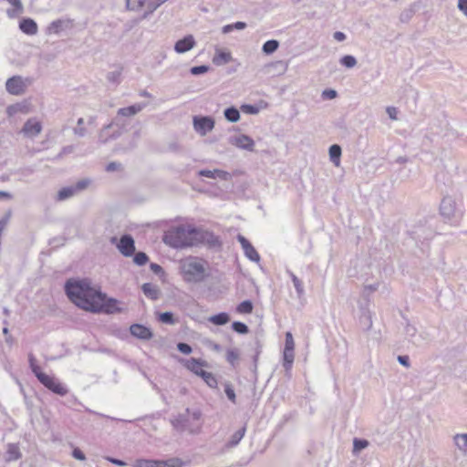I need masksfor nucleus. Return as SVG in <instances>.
<instances>
[{
  "mask_svg": "<svg viewBox=\"0 0 467 467\" xmlns=\"http://www.w3.org/2000/svg\"><path fill=\"white\" fill-rule=\"evenodd\" d=\"M65 293L73 304L90 313L122 312V309L118 306L117 299L108 297L100 290L92 287L88 279H68L65 283Z\"/></svg>",
  "mask_w": 467,
  "mask_h": 467,
  "instance_id": "obj_1",
  "label": "nucleus"
},
{
  "mask_svg": "<svg viewBox=\"0 0 467 467\" xmlns=\"http://www.w3.org/2000/svg\"><path fill=\"white\" fill-rule=\"evenodd\" d=\"M206 234L207 233L195 227L179 225L168 231L163 237V241L173 248L182 249L202 244Z\"/></svg>",
  "mask_w": 467,
  "mask_h": 467,
  "instance_id": "obj_2",
  "label": "nucleus"
},
{
  "mask_svg": "<svg viewBox=\"0 0 467 467\" xmlns=\"http://www.w3.org/2000/svg\"><path fill=\"white\" fill-rule=\"evenodd\" d=\"M205 261L198 257H188L180 264V273L184 282L188 284H201L204 282L209 273Z\"/></svg>",
  "mask_w": 467,
  "mask_h": 467,
  "instance_id": "obj_3",
  "label": "nucleus"
},
{
  "mask_svg": "<svg viewBox=\"0 0 467 467\" xmlns=\"http://www.w3.org/2000/svg\"><path fill=\"white\" fill-rule=\"evenodd\" d=\"M201 418L202 411L199 409L191 410L189 408L185 412L180 413L171 419V424L179 432L188 431L192 434H196L201 430Z\"/></svg>",
  "mask_w": 467,
  "mask_h": 467,
  "instance_id": "obj_4",
  "label": "nucleus"
},
{
  "mask_svg": "<svg viewBox=\"0 0 467 467\" xmlns=\"http://www.w3.org/2000/svg\"><path fill=\"white\" fill-rule=\"evenodd\" d=\"M441 215L449 222L456 223L462 216V211L457 206L455 200L451 196H445L440 205Z\"/></svg>",
  "mask_w": 467,
  "mask_h": 467,
  "instance_id": "obj_5",
  "label": "nucleus"
},
{
  "mask_svg": "<svg viewBox=\"0 0 467 467\" xmlns=\"http://www.w3.org/2000/svg\"><path fill=\"white\" fill-rule=\"evenodd\" d=\"M33 83V78H23L16 75L9 78L5 82L6 91L14 96L23 95L26 88Z\"/></svg>",
  "mask_w": 467,
  "mask_h": 467,
  "instance_id": "obj_6",
  "label": "nucleus"
},
{
  "mask_svg": "<svg viewBox=\"0 0 467 467\" xmlns=\"http://www.w3.org/2000/svg\"><path fill=\"white\" fill-rule=\"evenodd\" d=\"M91 181L88 178L79 180L74 184L66 186L61 188L57 194V201L62 202L66 201L67 199L72 198L73 196L78 194L79 192L85 191L88 185L90 184Z\"/></svg>",
  "mask_w": 467,
  "mask_h": 467,
  "instance_id": "obj_7",
  "label": "nucleus"
},
{
  "mask_svg": "<svg viewBox=\"0 0 467 467\" xmlns=\"http://www.w3.org/2000/svg\"><path fill=\"white\" fill-rule=\"evenodd\" d=\"M38 381L47 389L59 396H66L68 392L67 388L58 381L56 378L46 373L37 375Z\"/></svg>",
  "mask_w": 467,
  "mask_h": 467,
  "instance_id": "obj_8",
  "label": "nucleus"
},
{
  "mask_svg": "<svg viewBox=\"0 0 467 467\" xmlns=\"http://www.w3.org/2000/svg\"><path fill=\"white\" fill-rule=\"evenodd\" d=\"M194 130L201 136H205L214 128V119L210 116H194L192 119Z\"/></svg>",
  "mask_w": 467,
  "mask_h": 467,
  "instance_id": "obj_9",
  "label": "nucleus"
},
{
  "mask_svg": "<svg viewBox=\"0 0 467 467\" xmlns=\"http://www.w3.org/2000/svg\"><path fill=\"white\" fill-rule=\"evenodd\" d=\"M117 248L123 256H132L136 250L133 237L128 234H123L117 244Z\"/></svg>",
  "mask_w": 467,
  "mask_h": 467,
  "instance_id": "obj_10",
  "label": "nucleus"
},
{
  "mask_svg": "<svg viewBox=\"0 0 467 467\" xmlns=\"http://www.w3.org/2000/svg\"><path fill=\"white\" fill-rule=\"evenodd\" d=\"M182 364L191 372L200 377V372H204L202 368L208 367V362L195 358H190L188 359H182Z\"/></svg>",
  "mask_w": 467,
  "mask_h": 467,
  "instance_id": "obj_11",
  "label": "nucleus"
},
{
  "mask_svg": "<svg viewBox=\"0 0 467 467\" xmlns=\"http://www.w3.org/2000/svg\"><path fill=\"white\" fill-rule=\"evenodd\" d=\"M237 240L244 250V255L252 262H259L260 255L252 244L242 234L237 235Z\"/></svg>",
  "mask_w": 467,
  "mask_h": 467,
  "instance_id": "obj_12",
  "label": "nucleus"
},
{
  "mask_svg": "<svg viewBox=\"0 0 467 467\" xmlns=\"http://www.w3.org/2000/svg\"><path fill=\"white\" fill-rule=\"evenodd\" d=\"M229 142L239 149L246 150L249 151L254 150V141L251 137L245 134L231 137L229 139Z\"/></svg>",
  "mask_w": 467,
  "mask_h": 467,
  "instance_id": "obj_13",
  "label": "nucleus"
},
{
  "mask_svg": "<svg viewBox=\"0 0 467 467\" xmlns=\"http://www.w3.org/2000/svg\"><path fill=\"white\" fill-rule=\"evenodd\" d=\"M196 45L192 35H187L183 38L179 39L174 45V50L178 54H183L192 49Z\"/></svg>",
  "mask_w": 467,
  "mask_h": 467,
  "instance_id": "obj_14",
  "label": "nucleus"
},
{
  "mask_svg": "<svg viewBox=\"0 0 467 467\" xmlns=\"http://www.w3.org/2000/svg\"><path fill=\"white\" fill-rule=\"evenodd\" d=\"M130 332L133 337L143 340H149L153 337L151 330L141 324L131 325Z\"/></svg>",
  "mask_w": 467,
  "mask_h": 467,
  "instance_id": "obj_15",
  "label": "nucleus"
},
{
  "mask_svg": "<svg viewBox=\"0 0 467 467\" xmlns=\"http://www.w3.org/2000/svg\"><path fill=\"white\" fill-rule=\"evenodd\" d=\"M19 29L26 35L34 36L37 33L38 27L36 21L29 17H24L19 22Z\"/></svg>",
  "mask_w": 467,
  "mask_h": 467,
  "instance_id": "obj_16",
  "label": "nucleus"
},
{
  "mask_svg": "<svg viewBox=\"0 0 467 467\" xmlns=\"http://www.w3.org/2000/svg\"><path fill=\"white\" fill-rule=\"evenodd\" d=\"M42 130V126L39 121L28 119L23 126L22 132L29 137L38 135Z\"/></svg>",
  "mask_w": 467,
  "mask_h": 467,
  "instance_id": "obj_17",
  "label": "nucleus"
},
{
  "mask_svg": "<svg viewBox=\"0 0 467 467\" xmlns=\"http://www.w3.org/2000/svg\"><path fill=\"white\" fill-rule=\"evenodd\" d=\"M146 107H147L146 102L133 104L131 106L119 109L118 110V115L123 116V117L134 116L137 113H139L140 111H141Z\"/></svg>",
  "mask_w": 467,
  "mask_h": 467,
  "instance_id": "obj_18",
  "label": "nucleus"
},
{
  "mask_svg": "<svg viewBox=\"0 0 467 467\" xmlns=\"http://www.w3.org/2000/svg\"><path fill=\"white\" fill-rule=\"evenodd\" d=\"M143 294L151 300H157L160 298L161 290L158 285L151 283H145L141 286Z\"/></svg>",
  "mask_w": 467,
  "mask_h": 467,
  "instance_id": "obj_19",
  "label": "nucleus"
},
{
  "mask_svg": "<svg viewBox=\"0 0 467 467\" xmlns=\"http://www.w3.org/2000/svg\"><path fill=\"white\" fill-rule=\"evenodd\" d=\"M29 109L26 102L16 103L8 106L6 108V113L9 117L15 116L16 114L21 113H28Z\"/></svg>",
  "mask_w": 467,
  "mask_h": 467,
  "instance_id": "obj_20",
  "label": "nucleus"
},
{
  "mask_svg": "<svg viewBox=\"0 0 467 467\" xmlns=\"http://www.w3.org/2000/svg\"><path fill=\"white\" fill-rule=\"evenodd\" d=\"M11 5H13V9H8L6 11V15L9 18H15L18 15L22 14L24 11V6L21 0H6Z\"/></svg>",
  "mask_w": 467,
  "mask_h": 467,
  "instance_id": "obj_21",
  "label": "nucleus"
},
{
  "mask_svg": "<svg viewBox=\"0 0 467 467\" xmlns=\"http://www.w3.org/2000/svg\"><path fill=\"white\" fill-rule=\"evenodd\" d=\"M21 452L17 444L9 443L6 451V461H16L21 458Z\"/></svg>",
  "mask_w": 467,
  "mask_h": 467,
  "instance_id": "obj_22",
  "label": "nucleus"
},
{
  "mask_svg": "<svg viewBox=\"0 0 467 467\" xmlns=\"http://www.w3.org/2000/svg\"><path fill=\"white\" fill-rule=\"evenodd\" d=\"M328 152H329L330 161L336 166H338L340 163V156L342 153L341 147L337 144H333L329 147Z\"/></svg>",
  "mask_w": 467,
  "mask_h": 467,
  "instance_id": "obj_23",
  "label": "nucleus"
},
{
  "mask_svg": "<svg viewBox=\"0 0 467 467\" xmlns=\"http://www.w3.org/2000/svg\"><path fill=\"white\" fill-rule=\"evenodd\" d=\"M208 320L213 325L223 326L230 321V316L225 312H221L210 317Z\"/></svg>",
  "mask_w": 467,
  "mask_h": 467,
  "instance_id": "obj_24",
  "label": "nucleus"
},
{
  "mask_svg": "<svg viewBox=\"0 0 467 467\" xmlns=\"http://www.w3.org/2000/svg\"><path fill=\"white\" fill-rule=\"evenodd\" d=\"M369 445V442L368 440L366 439H361V438H354L353 439V450H352V453L354 455H358L359 452L368 448Z\"/></svg>",
  "mask_w": 467,
  "mask_h": 467,
  "instance_id": "obj_25",
  "label": "nucleus"
},
{
  "mask_svg": "<svg viewBox=\"0 0 467 467\" xmlns=\"http://www.w3.org/2000/svg\"><path fill=\"white\" fill-rule=\"evenodd\" d=\"M224 118L230 122H237L240 119V112L237 108L231 106L224 109Z\"/></svg>",
  "mask_w": 467,
  "mask_h": 467,
  "instance_id": "obj_26",
  "label": "nucleus"
},
{
  "mask_svg": "<svg viewBox=\"0 0 467 467\" xmlns=\"http://www.w3.org/2000/svg\"><path fill=\"white\" fill-rule=\"evenodd\" d=\"M168 0L149 1L147 4V9L142 15V18H147L150 15H151L155 10H157L161 5H163Z\"/></svg>",
  "mask_w": 467,
  "mask_h": 467,
  "instance_id": "obj_27",
  "label": "nucleus"
},
{
  "mask_svg": "<svg viewBox=\"0 0 467 467\" xmlns=\"http://www.w3.org/2000/svg\"><path fill=\"white\" fill-rule=\"evenodd\" d=\"M200 378L212 389L217 388L218 381L215 376L212 372H208L204 370V372H200Z\"/></svg>",
  "mask_w": 467,
  "mask_h": 467,
  "instance_id": "obj_28",
  "label": "nucleus"
},
{
  "mask_svg": "<svg viewBox=\"0 0 467 467\" xmlns=\"http://www.w3.org/2000/svg\"><path fill=\"white\" fill-rule=\"evenodd\" d=\"M279 47V42L275 39H270L264 43L262 51L266 55H271Z\"/></svg>",
  "mask_w": 467,
  "mask_h": 467,
  "instance_id": "obj_29",
  "label": "nucleus"
},
{
  "mask_svg": "<svg viewBox=\"0 0 467 467\" xmlns=\"http://www.w3.org/2000/svg\"><path fill=\"white\" fill-rule=\"evenodd\" d=\"M148 2L149 0H126V6L130 11H140L142 7H147Z\"/></svg>",
  "mask_w": 467,
  "mask_h": 467,
  "instance_id": "obj_30",
  "label": "nucleus"
},
{
  "mask_svg": "<svg viewBox=\"0 0 467 467\" xmlns=\"http://www.w3.org/2000/svg\"><path fill=\"white\" fill-rule=\"evenodd\" d=\"M454 442L460 451L463 453L467 452V433L456 434L454 436Z\"/></svg>",
  "mask_w": 467,
  "mask_h": 467,
  "instance_id": "obj_31",
  "label": "nucleus"
},
{
  "mask_svg": "<svg viewBox=\"0 0 467 467\" xmlns=\"http://www.w3.org/2000/svg\"><path fill=\"white\" fill-rule=\"evenodd\" d=\"M246 431L245 426L236 431L232 436L230 441H228V446L234 447L236 446L241 440L244 438Z\"/></svg>",
  "mask_w": 467,
  "mask_h": 467,
  "instance_id": "obj_32",
  "label": "nucleus"
},
{
  "mask_svg": "<svg viewBox=\"0 0 467 467\" xmlns=\"http://www.w3.org/2000/svg\"><path fill=\"white\" fill-rule=\"evenodd\" d=\"M232 56L229 52L218 51L213 57V63L216 65H224L231 61Z\"/></svg>",
  "mask_w": 467,
  "mask_h": 467,
  "instance_id": "obj_33",
  "label": "nucleus"
},
{
  "mask_svg": "<svg viewBox=\"0 0 467 467\" xmlns=\"http://www.w3.org/2000/svg\"><path fill=\"white\" fill-rule=\"evenodd\" d=\"M288 275L292 279L293 285L296 288V291L297 293V296L300 297L304 295V285L302 281L291 271H288Z\"/></svg>",
  "mask_w": 467,
  "mask_h": 467,
  "instance_id": "obj_34",
  "label": "nucleus"
},
{
  "mask_svg": "<svg viewBox=\"0 0 467 467\" xmlns=\"http://www.w3.org/2000/svg\"><path fill=\"white\" fill-rule=\"evenodd\" d=\"M158 467H182L183 462L179 458H171L166 461H158Z\"/></svg>",
  "mask_w": 467,
  "mask_h": 467,
  "instance_id": "obj_35",
  "label": "nucleus"
},
{
  "mask_svg": "<svg viewBox=\"0 0 467 467\" xmlns=\"http://www.w3.org/2000/svg\"><path fill=\"white\" fill-rule=\"evenodd\" d=\"M254 305L251 300H244L241 302L237 307L236 310L240 314H250L253 312Z\"/></svg>",
  "mask_w": 467,
  "mask_h": 467,
  "instance_id": "obj_36",
  "label": "nucleus"
},
{
  "mask_svg": "<svg viewBox=\"0 0 467 467\" xmlns=\"http://www.w3.org/2000/svg\"><path fill=\"white\" fill-rule=\"evenodd\" d=\"M245 27H246V23L238 21L234 24H229V25L223 26L222 28V32L223 34H228V33L232 32L234 29L243 30Z\"/></svg>",
  "mask_w": 467,
  "mask_h": 467,
  "instance_id": "obj_37",
  "label": "nucleus"
},
{
  "mask_svg": "<svg viewBox=\"0 0 467 467\" xmlns=\"http://www.w3.org/2000/svg\"><path fill=\"white\" fill-rule=\"evenodd\" d=\"M340 64L347 68H352L357 65V59L352 55H345L343 56L340 60Z\"/></svg>",
  "mask_w": 467,
  "mask_h": 467,
  "instance_id": "obj_38",
  "label": "nucleus"
},
{
  "mask_svg": "<svg viewBox=\"0 0 467 467\" xmlns=\"http://www.w3.org/2000/svg\"><path fill=\"white\" fill-rule=\"evenodd\" d=\"M159 321L163 324L173 325L176 320L172 312L166 311L159 315Z\"/></svg>",
  "mask_w": 467,
  "mask_h": 467,
  "instance_id": "obj_39",
  "label": "nucleus"
},
{
  "mask_svg": "<svg viewBox=\"0 0 467 467\" xmlns=\"http://www.w3.org/2000/svg\"><path fill=\"white\" fill-rule=\"evenodd\" d=\"M85 120L83 118H79L77 121V127L73 129V133L78 137H84L87 134V130L84 127Z\"/></svg>",
  "mask_w": 467,
  "mask_h": 467,
  "instance_id": "obj_40",
  "label": "nucleus"
},
{
  "mask_svg": "<svg viewBox=\"0 0 467 467\" xmlns=\"http://www.w3.org/2000/svg\"><path fill=\"white\" fill-rule=\"evenodd\" d=\"M232 329L240 335H244L249 332L248 326L241 321L233 322Z\"/></svg>",
  "mask_w": 467,
  "mask_h": 467,
  "instance_id": "obj_41",
  "label": "nucleus"
},
{
  "mask_svg": "<svg viewBox=\"0 0 467 467\" xmlns=\"http://www.w3.org/2000/svg\"><path fill=\"white\" fill-rule=\"evenodd\" d=\"M294 362V350L284 349V368L285 370L291 368Z\"/></svg>",
  "mask_w": 467,
  "mask_h": 467,
  "instance_id": "obj_42",
  "label": "nucleus"
},
{
  "mask_svg": "<svg viewBox=\"0 0 467 467\" xmlns=\"http://www.w3.org/2000/svg\"><path fill=\"white\" fill-rule=\"evenodd\" d=\"M133 262L139 265L142 266L149 262V256L144 252L134 253L133 254Z\"/></svg>",
  "mask_w": 467,
  "mask_h": 467,
  "instance_id": "obj_43",
  "label": "nucleus"
},
{
  "mask_svg": "<svg viewBox=\"0 0 467 467\" xmlns=\"http://www.w3.org/2000/svg\"><path fill=\"white\" fill-rule=\"evenodd\" d=\"M427 230L424 228V227H418L416 230L412 231L411 232V235H412V238L416 241H420L421 237L424 239V240H427L431 234V232L430 230H428V234H425L424 236H422L421 234H424Z\"/></svg>",
  "mask_w": 467,
  "mask_h": 467,
  "instance_id": "obj_44",
  "label": "nucleus"
},
{
  "mask_svg": "<svg viewBox=\"0 0 467 467\" xmlns=\"http://www.w3.org/2000/svg\"><path fill=\"white\" fill-rule=\"evenodd\" d=\"M28 362H29L30 368L36 379H37V375L44 374V372L41 371L39 366L36 364V358L34 357L33 354L28 355Z\"/></svg>",
  "mask_w": 467,
  "mask_h": 467,
  "instance_id": "obj_45",
  "label": "nucleus"
},
{
  "mask_svg": "<svg viewBox=\"0 0 467 467\" xmlns=\"http://www.w3.org/2000/svg\"><path fill=\"white\" fill-rule=\"evenodd\" d=\"M63 24L64 22L60 19L53 21L52 23L49 24L47 27V32L49 34H58L62 29Z\"/></svg>",
  "mask_w": 467,
  "mask_h": 467,
  "instance_id": "obj_46",
  "label": "nucleus"
},
{
  "mask_svg": "<svg viewBox=\"0 0 467 467\" xmlns=\"http://www.w3.org/2000/svg\"><path fill=\"white\" fill-rule=\"evenodd\" d=\"M414 13H415V10L413 7L405 9L404 11L401 12V14L400 16V22L408 23L413 16Z\"/></svg>",
  "mask_w": 467,
  "mask_h": 467,
  "instance_id": "obj_47",
  "label": "nucleus"
},
{
  "mask_svg": "<svg viewBox=\"0 0 467 467\" xmlns=\"http://www.w3.org/2000/svg\"><path fill=\"white\" fill-rule=\"evenodd\" d=\"M239 358V352L236 349H228L226 352V360L232 365L234 366L235 362Z\"/></svg>",
  "mask_w": 467,
  "mask_h": 467,
  "instance_id": "obj_48",
  "label": "nucleus"
},
{
  "mask_svg": "<svg viewBox=\"0 0 467 467\" xmlns=\"http://www.w3.org/2000/svg\"><path fill=\"white\" fill-rule=\"evenodd\" d=\"M157 460H138L136 462V467H158Z\"/></svg>",
  "mask_w": 467,
  "mask_h": 467,
  "instance_id": "obj_49",
  "label": "nucleus"
},
{
  "mask_svg": "<svg viewBox=\"0 0 467 467\" xmlns=\"http://www.w3.org/2000/svg\"><path fill=\"white\" fill-rule=\"evenodd\" d=\"M121 76V70L110 71L107 74V80L111 83H119Z\"/></svg>",
  "mask_w": 467,
  "mask_h": 467,
  "instance_id": "obj_50",
  "label": "nucleus"
},
{
  "mask_svg": "<svg viewBox=\"0 0 467 467\" xmlns=\"http://www.w3.org/2000/svg\"><path fill=\"white\" fill-rule=\"evenodd\" d=\"M209 68V66L206 65L195 66L190 69V72L194 76H198L208 72Z\"/></svg>",
  "mask_w": 467,
  "mask_h": 467,
  "instance_id": "obj_51",
  "label": "nucleus"
},
{
  "mask_svg": "<svg viewBox=\"0 0 467 467\" xmlns=\"http://www.w3.org/2000/svg\"><path fill=\"white\" fill-rule=\"evenodd\" d=\"M224 392L227 398L234 403L236 401V396L234 388L230 383H226L224 386Z\"/></svg>",
  "mask_w": 467,
  "mask_h": 467,
  "instance_id": "obj_52",
  "label": "nucleus"
},
{
  "mask_svg": "<svg viewBox=\"0 0 467 467\" xmlns=\"http://www.w3.org/2000/svg\"><path fill=\"white\" fill-rule=\"evenodd\" d=\"M241 109L243 110V112L252 115L257 114L259 112V109L256 106L251 104L242 105Z\"/></svg>",
  "mask_w": 467,
  "mask_h": 467,
  "instance_id": "obj_53",
  "label": "nucleus"
},
{
  "mask_svg": "<svg viewBox=\"0 0 467 467\" xmlns=\"http://www.w3.org/2000/svg\"><path fill=\"white\" fill-rule=\"evenodd\" d=\"M405 333L410 341L412 338L417 337V329L414 326L408 324L405 327Z\"/></svg>",
  "mask_w": 467,
  "mask_h": 467,
  "instance_id": "obj_54",
  "label": "nucleus"
},
{
  "mask_svg": "<svg viewBox=\"0 0 467 467\" xmlns=\"http://www.w3.org/2000/svg\"><path fill=\"white\" fill-rule=\"evenodd\" d=\"M177 349L181 353L185 354V355H189L192 352V348L189 344L184 343V342L178 343Z\"/></svg>",
  "mask_w": 467,
  "mask_h": 467,
  "instance_id": "obj_55",
  "label": "nucleus"
},
{
  "mask_svg": "<svg viewBox=\"0 0 467 467\" xmlns=\"http://www.w3.org/2000/svg\"><path fill=\"white\" fill-rule=\"evenodd\" d=\"M295 343L293 339V336L290 332H286L285 334V349L294 350Z\"/></svg>",
  "mask_w": 467,
  "mask_h": 467,
  "instance_id": "obj_56",
  "label": "nucleus"
},
{
  "mask_svg": "<svg viewBox=\"0 0 467 467\" xmlns=\"http://www.w3.org/2000/svg\"><path fill=\"white\" fill-rule=\"evenodd\" d=\"M427 341V337L422 334H417V337L411 339V343L416 347H421Z\"/></svg>",
  "mask_w": 467,
  "mask_h": 467,
  "instance_id": "obj_57",
  "label": "nucleus"
},
{
  "mask_svg": "<svg viewBox=\"0 0 467 467\" xmlns=\"http://www.w3.org/2000/svg\"><path fill=\"white\" fill-rule=\"evenodd\" d=\"M337 92L332 88H327L322 92V98L325 99H333L337 98Z\"/></svg>",
  "mask_w": 467,
  "mask_h": 467,
  "instance_id": "obj_58",
  "label": "nucleus"
},
{
  "mask_svg": "<svg viewBox=\"0 0 467 467\" xmlns=\"http://www.w3.org/2000/svg\"><path fill=\"white\" fill-rule=\"evenodd\" d=\"M386 112L389 116V118L392 120H397L398 119V109L396 107H393V106H389L386 108Z\"/></svg>",
  "mask_w": 467,
  "mask_h": 467,
  "instance_id": "obj_59",
  "label": "nucleus"
},
{
  "mask_svg": "<svg viewBox=\"0 0 467 467\" xmlns=\"http://www.w3.org/2000/svg\"><path fill=\"white\" fill-rule=\"evenodd\" d=\"M217 172V169L211 171V170H201L199 171L198 174L202 177L211 178V179H216L215 173Z\"/></svg>",
  "mask_w": 467,
  "mask_h": 467,
  "instance_id": "obj_60",
  "label": "nucleus"
},
{
  "mask_svg": "<svg viewBox=\"0 0 467 467\" xmlns=\"http://www.w3.org/2000/svg\"><path fill=\"white\" fill-rule=\"evenodd\" d=\"M397 360L403 367H406V368H410V358L407 355H400V356H398Z\"/></svg>",
  "mask_w": 467,
  "mask_h": 467,
  "instance_id": "obj_61",
  "label": "nucleus"
},
{
  "mask_svg": "<svg viewBox=\"0 0 467 467\" xmlns=\"http://www.w3.org/2000/svg\"><path fill=\"white\" fill-rule=\"evenodd\" d=\"M121 168V164L119 162L111 161L106 166V171L109 172L118 171Z\"/></svg>",
  "mask_w": 467,
  "mask_h": 467,
  "instance_id": "obj_62",
  "label": "nucleus"
},
{
  "mask_svg": "<svg viewBox=\"0 0 467 467\" xmlns=\"http://www.w3.org/2000/svg\"><path fill=\"white\" fill-rule=\"evenodd\" d=\"M459 10L467 16V0H458Z\"/></svg>",
  "mask_w": 467,
  "mask_h": 467,
  "instance_id": "obj_63",
  "label": "nucleus"
},
{
  "mask_svg": "<svg viewBox=\"0 0 467 467\" xmlns=\"http://www.w3.org/2000/svg\"><path fill=\"white\" fill-rule=\"evenodd\" d=\"M72 455L75 459L79 461H83L86 458L84 452L78 448L73 450Z\"/></svg>",
  "mask_w": 467,
  "mask_h": 467,
  "instance_id": "obj_64",
  "label": "nucleus"
}]
</instances>
